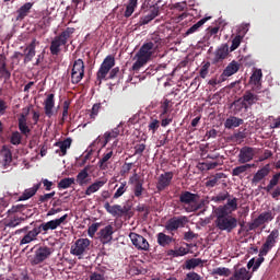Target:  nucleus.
<instances>
[{
	"label": "nucleus",
	"instance_id": "f257e3e1",
	"mask_svg": "<svg viewBox=\"0 0 280 280\" xmlns=\"http://www.w3.org/2000/svg\"><path fill=\"white\" fill-rule=\"evenodd\" d=\"M214 225L219 231L233 233L237 229V218L226 212V210H214Z\"/></svg>",
	"mask_w": 280,
	"mask_h": 280
},
{
	"label": "nucleus",
	"instance_id": "f03ea898",
	"mask_svg": "<svg viewBox=\"0 0 280 280\" xmlns=\"http://www.w3.org/2000/svg\"><path fill=\"white\" fill-rule=\"evenodd\" d=\"M115 67V57L108 55L102 62L98 71L96 72V78L100 82L102 80H115L119 75V67Z\"/></svg>",
	"mask_w": 280,
	"mask_h": 280
},
{
	"label": "nucleus",
	"instance_id": "7ed1b4c3",
	"mask_svg": "<svg viewBox=\"0 0 280 280\" xmlns=\"http://www.w3.org/2000/svg\"><path fill=\"white\" fill-rule=\"evenodd\" d=\"M200 196L189 190L182 191L179 195V202L184 206L187 213H194L202 209V205L199 202Z\"/></svg>",
	"mask_w": 280,
	"mask_h": 280
},
{
	"label": "nucleus",
	"instance_id": "20e7f679",
	"mask_svg": "<svg viewBox=\"0 0 280 280\" xmlns=\"http://www.w3.org/2000/svg\"><path fill=\"white\" fill-rule=\"evenodd\" d=\"M74 32L75 28L67 27L59 35L52 38L49 47L51 56H58L60 54V47H63L65 45H67V43H69V38H71V35Z\"/></svg>",
	"mask_w": 280,
	"mask_h": 280
},
{
	"label": "nucleus",
	"instance_id": "39448f33",
	"mask_svg": "<svg viewBox=\"0 0 280 280\" xmlns=\"http://www.w3.org/2000/svg\"><path fill=\"white\" fill-rule=\"evenodd\" d=\"M161 45V38H155L154 42H148L144 43L136 56L147 60L150 62V59L152 58V54L159 49V46Z\"/></svg>",
	"mask_w": 280,
	"mask_h": 280
},
{
	"label": "nucleus",
	"instance_id": "423d86ee",
	"mask_svg": "<svg viewBox=\"0 0 280 280\" xmlns=\"http://www.w3.org/2000/svg\"><path fill=\"white\" fill-rule=\"evenodd\" d=\"M52 253L54 248L48 246H40L35 250L34 257L31 260L32 266H38L39 264H43V261L51 257Z\"/></svg>",
	"mask_w": 280,
	"mask_h": 280
},
{
	"label": "nucleus",
	"instance_id": "0eeeda50",
	"mask_svg": "<svg viewBox=\"0 0 280 280\" xmlns=\"http://www.w3.org/2000/svg\"><path fill=\"white\" fill-rule=\"evenodd\" d=\"M84 78V61L77 59L73 62L71 70V82L72 84H80Z\"/></svg>",
	"mask_w": 280,
	"mask_h": 280
},
{
	"label": "nucleus",
	"instance_id": "6e6552de",
	"mask_svg": "<svg viewBox=\"0 0 280 280\" xmlns=\"http://www.w3.org/2000/svg\"><path fill=\"white\" fill-rule=\"evenodd\" d=\"M187 222H189V220L186 215L173 217L166 221L165 231H168V233H174V231L185 228Z\"/></svg>",
	"mask_w": 280,
	"mask_h": 280
},
{
	"label": "nucleus",
	"instance_id": "1a4fd4ad",
	"mask_svg": "<svg viewBox=\"0 0 280 280\" xmlns=\"http://www.w3.org/2000/svg\"><path fill=\"white\" fill-rule=\"evenodd\" d=\"M277 240H279V230L273 229L267 236L266 242L262 244L260 248V255H268V253L275 248Z\"/></svg>",
	"mask_w": 280,
	"mask_h": 280
},
{
	"label": "nucleus",
	"instance_id": "9d476101",
	"mask_svg": "<svg viewBox=\"0 0 280 280\" xmlns=\"http://www.w3.org/2000/svg\"><path fill=\"white\" fill-rule=\"evenodd\" d=\"M90 246H91V240L78 238L75 243L71 246L70 253L75 257H80L81 255H83L85 252L89 250Z\"/></svg>",
	"mask_w": 280,
	"mask_h": 280
},
{
	"label": "nucleus",
	"instance_id": "9b49d317",
	"mask_svg": "<svg viewBox=\"0 0 280 280\" xmlns=\"http://www.w3.org/2000/svg\"><path fill=\"white\" fill-rule=\"evenodd\" d=\"M69 218V214H63L59 219L50 220L48 222L42 223L40 225L37 226V230H39V233L44 232L47 233V231H56L60 224L65 223V221Z\"/></svg>",
	"mask_w": 280,
	"mask_h": 280
},
{
	"label": "nucleus",
	"instance_id": "f8f14e48",
	"mask_svg": "<svg viewBox=\"0 0 280 280\" xmlns=\"http://www.w3.org/2000/svg\"><path fill=\"white\" fill-rule=\"evenodd\" d=\"M275 220V213L272 211H265L258 215L252 223H249V231H255V229H259L262 224L267 222H272Z\"/></svg>",
	"mask_w": 280,
	"mask_h": 280
},
{
	"label": "nucleus",
	"instance_id": "ddd939ff",
	"mask_svg": "<svg viewBox=\"0 0 280 280\" xmlns=\"http://www.w3.org/2000/svg\"><path fill=\"white\" fill-rule=\"evenodd\" d=\"M129 238L131 241V244H133L135 248H137V250H150V243L148 242V240H145V237L141 236V234L131 232L129 234Z\"/></svg>",
	"mask_w": 280,
	"mask_h": 280
},
{
	"label": "nucleus",
	"instance_id": "4468645a",
	"mask_svg": "<svg viewBox=\"0 0 280 280\" xmlns=\"http://www.w3.org/2000/svg\"><path fill=\"white\" fill-rule=\"evenodd\" d=\"M173 179H174L173 172H165L164 174H161L156 183L158 191H165V189H167V187L172 185Z\"/></svg>",
	"mask_w": 280,
	"mask_h": 280
},
{
	"label": "nucleus",
	"instance_id": "2eb2a0df",
	"mask_svg": "<svg viewBox=\"0 0 280 280\" xmlns=\"http://www.w3.org/2000/svg\"><path fill=\"white\" fill-rule=\"evenodd\" d=\"M253 159H255V149L250 147H243L240 150L238 163L244 165L245 163H250Z\"/></svg>",
	"mask_w": 280,
	"mask_h": 280
},
{
	"label": "nucleus",
	"instance_id": "dca6fc26",
	"mask_svg": "<svg viewBox=\"0 0 280 280\" xmlns=\"http://www.w3.org/2000/svg\"><path fill=\"white\" fill-rule=\"evenodd\" d=\"M240 71V62L233 60L231 61L221 74V82H226V78H231V75H235Z\"/></svg>",
	"mask_w": 280,
	"mask_h": 280
},
{
	"label": "nucleus",
	"instance_id": "f3484780",
	"mask_svg": "<svg viewBox=\"0 0 280 280\" xmlns=\"http://www.w3.org/2000/svg\"><path fill=\"white\" fill-rule=\"evenodd\" d=\"M113 233H115V228L108 224L98 232V237L102 244H110L113 242Z\"/></svg>",
	"mask_w": 280,
	"mask_h": 280
},
{
	"label": "nucleus",
	"instance_id": "a211bd4d",
	"mask_svg": "<svg viewBox=\"0 0 280 280\" xmlns=\"http://www.w3.org/2000/svg\"><path fill=\"white\" fill-rule=\"evenodd\" d=\"M159 16V7L151 5L147 15L140 18L139 25H148L151 21H154Z\"/></svg>",
	"mask_w": 280,
	"mask_h": 280
},
{
	"label": "nucleus",
	"instance_id": "6ab92c4d",
	"mask_svg": "<svg viewBox=\"0 0 280 280\" xmlns=\"http://www.w3.org/2000/svg\"><path fill=\"white\" fill-rule=\"evenodd\" d=\"M24 56V65H27V62H32L34 59V56H36V39H33L24 49L23 52Z\"/></svg>",
	"mask_w": 280,
	"mask_h": 280
},
{
	"label": "nucleus",
	"instance_id": "aec40b11",
	"mask_svg": "<svg viewBox=\"0 0 280 280\" xmlns=\"http://www.w3.org/2000/svg\"><path fill=\"white\" fill-rule=\"evenodd\" d=\"M56 106V100L54 94H48L44 101V110L46 117H54V107Z\"/></svg>",
	"mask_w": 280,
	"mask_h": 280
},
{
	"label": "nucleus",
	"instance_id": "412c9836",
	"mask_svg": "<svg viewBox=\"0 0 280 280\" xmlns=\"http://www.w3.org/2000/svg\"><path fill=\"white\" fill-rule=\"evenodd\" d=\"M38 235H40V230L37 226H35L21 238L20 246H23L25 244H32V242H36Z\"/></svg>",
	"mask_w": 280,
	"mask_h": 280
},
{
	"label": "nucleus",
	"instance_id": "4be33fe9",
	"mask_svg": "<svg viewBox=\"0 0 280 280\" xmlns=\"http://www.w3.org/2000/svg\"><path fill=\"white\" fill-rule=\"evenodd\" d=\"M104 209L107 211V213H110V215H124L128 213V209L126 207H121L120 205H114L110 206L109 202H105Z\"/></svg>",
	"mask_w": 280,
	"mask_h": 280
},
{
	"label": "nucleus",
	"instance_id": "5701e85b",
	"mask_svg": "<svg viewBox=\"0 0 280 280\" xmlns=\"http://www.w3.org/2000/svg\"><path fill=\"white\" fill-rule=\"evenodd\" d=\"M71 143H73V140L71 138H66L63 141H57L54 145L55 148H59V150L56 151L59 156H67V150L71 148Z\"/></svg>",
	"mask_w": 280,
	"mask_h": 280
},
{
	"label": "nucleus",
	"instance_id": "b1692460",
	"mask_svg": "<svg viewBox=\"0 0 280 280\" xmlns=\"http://www.w3.org/2000/svg\"><path fill=\"white\" fill-rule=\"evenodd\" d=\"M91 170V166H85L83 170H81L78 175L77 178L74 179V183H77V185H80V187H84V185H89V171Z\"/></svg>",
	"mask_w": 280,
	"mask_h": 280
},
{
	"label": "nucleus",
	"instance_id": "393cba45",
	"mask_svg": "<svg viewBox=\"0 0 280 280\" xmlns=\"http://www.w3.org/2000/svg\"><path fill=\"white\" fill-rule=\"evenodd\" d=\"M258 101H259V96L247 91L243 95L242 106L243 108L248 109L250 108V106H253V104H257Z\"/></svg>",
	"mask_w": 280,
	"mask_h": 280
},
{
	"label": "nucleus",
	"instance_id": "a878e982",
	"mask_svg": "<svg viewBox=\"0 0 280 280\" xmlns=\"http://www.w3.org/2000/svg\"><path fill=\"white\" fill-rule=\"evenodd\" d=\"M249 279H253V275H250V272L243 267V268L235 269L234 273L232 275V277H230L229 280H249Z\"/></svg>",
	"mask_w": 280,
	"mask_h": 280
},
{
	"label": "nucleus",
	"instance_id": "bb28decb",
	"mask_svg": "<svg viewBox=\"0 0 280 280\" xmlns=\"http://www.w3.org/2000/svg\"><path fill=\"white\" fill-rule=\"evenodd\" d=\"M217 211L225 210V213H233V211H237V198L228 199V202L224 206H219Z\"/></svg>",
	"mask_w": 280,
	"mask_h": 280
},
{
	"label": "nucleus",
	"instance_id": "cd10ccee",
	"mask_svg": "<svg viewBox=\"0 0 280 280\" xmlns=\"http://www.w3.org/2000/svg\"><path fill=\"white\" fill-rule=\"evenodd\" d=\"M113 148H108L106 152L103 154L102 159L98 161L97 165L100 170L106 171L108 170V161L113 159Z\"/></svg>",
	"mask_w": 280,
	"mask_h": 280
},
{
	"label": "nucleus",
	"instance_id": "c85d7f7f",
	"mask_svg": "<svg viewBox=\"0 0 280 280\" xmlns=\"http://www.w3.org/2000/svg\"><path fill=\"white\" fill-rule=\"evenodd\" d=\"M173 107H174V102H172V100L164 97L160 103V109H161L160 119H163V117L167 115V113H170Z\"/></svg>",
	"mask_w": 280,
	"mask_h": 280
},
{
	"label": "nucleus",
	"instance_id": "c756f323",
	"mask_svg": "<svg viewBox=\"0 0 280 280\" xmlns=\"http://www.w3.org/2000/svg\"><path fill=\"white\" fill-rule=\"evenodd\" d=\"M243 124L244 119L237 118L235 116H230L224 122V128H226L228 130H233V128H240V126H242Z\"/></svg>",
	"mask_w": 280,
	"mask_h": 280
},
{
	"label": "nucleus",
	"instance_id": "7c9ffc66",
	"mask_svg": "<svg viewBox=\"0 0 280 280\" xmlns=\"http://www.w3.org/2000/svg\"><path fill=\"white\" fill-rule=\"evenodd\" d=\"M120 130H119V125L117 127H115L114 129H112L110 131H106L104 133V143H103V148H106V145H108V143H110V141H113V139H117V137L120 135Z\"/></svg>",
	"mask_w": 280,
	"mask_h": 280
},
{
	"label": "nucleus",
	"instance_id": "2f4dec72",
	"mask_svg": "<svg viewBox=\"0 0 280 280\" xmlns=\"http://www.w3.org/2000/svg\"><path fill=\"white\" fill-rule=\"evenodd\" d=\"M270 174V168L268 166H264L262 168L258 170L256 174L252 178V183L257 185V183H261L266 176Z\"/></svg>",
	"mask_w": 280,
	"mask_h": 280
},
{
	"label": "nucleus",
	"instance_id": "473e14b6",
	"mask_svg": "<svg viewBox=\"0 0 280 280\" xmlns=\"http://www.w3.org/2000/svg\"><path fill=\"white\" fill-rule=\"evenodd\" d=\"M226 56H229V47L221 46L214 52L213 62L214 63L222 62V60H225Z\"/></svg>",
	"mask_w": 280,
	"mask_h": 280
},
{
	"label": "nucleus",
	"instance_id": "72a5a7b5",
	"mask_svg": "<svg viewBox=\"0 0 280 280\" xmlns=\"http://www.w3.org/2000/svg\"><path fill=\"white\" fill-rule=\"evenodd\" d=\"M156 240H158L159 246H163V248H165V246H170V244L174 242V237L163 232L158 233Z\"/></svg>",
	"mask_w": 280,
	"mask_h": 280
},
{
	"label": "nucleus",
	"instance_id": "f704fd0d",
	"mask_svg": "<svg viewBox=\"0 0 280 280\" xmlns=\"http://www.w3.org/2000/svg\"><path fill=\"white\" fill-rule=\"evenodd\" d=\"M40 189V183L35 184L32 188L25 189L19 200H30L33 196H36V191Z\"/></svg>",
	"mask_w": 280,
	"mask_h": 280
},
{
	"label": "nucleus",
	"instance_id": "c9c22d12",
	"mask_svg": "<svg viewBox=\"0 0 280 280\" xmlns=\"http://www.w3.org/2000/svg\"><path fill=\"white\" fill-rule=\"evenodd\" d=\"M207 21H211V16H207V18H203V19L199 20L196 24H194L192 26H190L186 31L185 36H189L191 34H196V32L198 30H200V27H202V25H205V23H207Z\"/></svg>",
	"mask_w": 280,
	"mask_h": 280
},
{
	"label": "nucleus",
	"instance_id": "e433bc0d",
	"mask_svg": "<svg viewBox=\"0 0 280 280\" xmlns=\"http://www.w3.org/2000/svg\"><path fill=\"white\" fill-rule=\"evenodd\" d=\"M34 4L32 2L24 3L19 10H18V21H23L27 14H30V11L32 10V7Z\"/></svg>",
	"mask_w": 280,
	"mask_h": 280
},
{
	"label": "nucleus",
	"instance_id": "4c0bfd02",
	"mask_svg": "<svg viewBox=\"0 0 280 280\" xmlns=\"http://www.w3.org/2000/svg\"><path fill=\"white\" fill-rule=\"evenodd\" d=\"M106 185V182L104 180H96L92 185H90L85 190V196H91L92 194H95L96 191H100L102 189V186Z\"/></svg>",
	"mask_w": 280,
	"mask_h": 280
},
{
	"label": "nucleus",
	"instance_id": "58836bf2",
	"mask_svg": "<svg viewBox=\"0 0 280 280\" xmlns=\"http://www.w3.org/2000/svg\"><path fill=\"white\" fill-rule=\"evenodd\" d=\"M139 0H129L124 16L126 19H130V16H132V14H135V10H137V5H138Z\"/></svg>",
	"mask_w": 280,
	"mask_h": 280
},
{
	"label": "nucleus",
	"instance_id": "ea45409f",
	"mask_svg": "<svg viewBox=\"0 0 280 280\" xmlns=\"http://www.w3.org/2000/svg\"><path fill=\"white\" fill-rule=\"evenodd\" d=\"M261 78H264L261 70H255L250 77L249 82L259 89V86H261Z\"/></svg>",
	"mask_w": 280,
	"mask_h": 280
},
{
	"label": "nucleus",
	"instance_id": "a19ab883",
	"mask_svg": "<svg viewBox=\"0 0 280 280\" xmlns=\"http://www.w3.org/2000/svg\"><path fill=\"white\" fill-rule=\"evenodd\" d=\"M252 167H255V164H244L241 166H236L232 170V176H242L245 172H248Z\"/></svg>",
	"mask_w": 280,
	"mask_h": 280
},
{
	"label": "nucleus",
	"instance_id": "79ce46f5",
	"mask_svg": "<svg viewBox=\"0 0 280 280\" xmlns=\"http://www.w3.org/2000/svg\"><path fill=\"white\" fill-rule=\"evenodd\" d=\"M135 176L137 177V174ZM133 194L136 198L143 196V180H140L139 177L135 178Z\"/></svg>",
	"mask_w": 280,
	"mask_h": 280
},
{
	"label": "nucleus",
	"instance_id": "37998d69",
	"mask_svg": "<svg viewBox=\"0 0 280 280\" xmlns=\"http://www.w3.org/2000/svg\"><path fill=\"white\" fill-rule=\"evenodd\" d=\"M222 178H224V173H217L215 175L210 176L206 182V187H215Z\"/></svg>",
	"mask_w": 280,
	"mask_h": 280
},
{
	"label": "nucleus",
	"instance_id": "c03bdc74",
	"mask_svg": "<svg viewBox=\"0 0 280 280\" xmlns=\"http://www.w3.org/2000/svg\"><path fill=\"white\" fill-rule=\"evenodd\" d=\"M279 180H280V173H276L270 179L269 184L262 189L267 191V194H270V191H272V189H275V187L279 185Z\"/></svg>",
	"mask_w": 280,
	"mask_h": 280
},
{
	"label": "nucleus",
	"instance_id": "a18cd8bd",
	"mask_svg": "<svg viewBox=\"0 0 280 280\" xmlns=\"http://www.w3.org/2000/svg\"><path fill=\"white\" fill-rule=\"evenodd\" d=\"M202 264V259L200 258H190L185 261V268L186 270H194L195 268H198Z\"/></svg>",
	"mask_w": 280,
	"mask_h": 280
},
{
	"label": "nucleus",
	"instance_id": "49530a36",
	"mask_svg": "<svg viewBox=\"0 0 280 280\" xmlns=\"http://www.w3.org/2000/svg\"><path fill=\"white\" fill-rule=\"evenodd\" d=\"M71 185H75V178L66 177V178H62L58 183V189H69V187H71Z\"/></svg>",
	"mask_w": 280,
	"mask_h": 280
},
{
	"label": "nucleus",
	"instance_id": "de8ad7c7",
	"mask_svg": "<svg viewBox=\"0 0 280 280\" xmlns=\"http://www.w3.org/2000/svg\"><path fill=\"white\" fill-rule=\"evenodd\" d=\"M189 253L187 248L185 247H179L178 249H168L167 255L168 257H185Z\"/></svg>",
	"mask_w": 280,
	"mask_h": 280
},
{
	"label": "nucleus",
	"instance_id": "09e8293b",
	"mask_svg": "<svg viewBox=\"0 0 280 280\" xmlns=\"http://www.w3.org/2000/svg\"><path fill=\"white\" fill-rule=\"evenodd\" d=\"M137 60L136 62L132 65V71H135L136 73L140 71V69L142 67H145V65H148V60L143 59L142 57L136 56Z\"/></svg>",
	"mask_w": 280,
	"mask_h": 280
},
{
	"label": "nucleus",
	"instance_id": "8fccbe9b",
	"mask_svg": "<svg viewBox=\"0 0 280 280\" xmlns=\"http://www.w3.org/2000/svg\"><path fill=\"white\" fill-rule=\"evenodd\" d=\"M159 128H161V121L156 118H151L148 125V130L151 131L152 135H155Z\"/></svg>",
	"mask_w": 280,
	"mask_h": 280
},
{
	"label": "nucleus",
	"instance_id": "3c124183",
	"mask_svg": "<svg viewBox=\"0 0 280 280\" xmlns=\"http://www.w3.org/2000/svg\"><path fill=\"white\" fill-rule=\"evenodd\" d=\"M18 121H19V130L22 132V135H30V132H32V130L27 126V120L22 118V119H18Z\"/></svg>",
	"mask_w": 280,
	"mask_h": 280
},
{
	"label": "nucleus",
	"instance_id": "603ef678",
	"mask_svg": "<svg viewBox=\"0 0 280 280\" xmlns=\"http://www.w3.org/2000/svg\"><path fill=\"white\" fill-rule=\"evenodd\" d=\"M213 275H218L219 277H231V269L225 267H219L213 269Z\"/></svg>",
	"mask_w": 280,
	"mask_h": 280
},
{
	"label": "nucleus",
	"instance_id": "864d4df0",
	"mask_svg": "<svg viewBox=\"0 0 280 280\" xmlns=\"http://www.w3.org/2000/svg\"><path fill=\"white\" fill-rule=\"evenodd\" d=\"M100 110H102V103H95L90 110V118L96 119L100 115Z\"/></svg>",
	"mask_w": 280,
	"mask_h": 280
},
{
	"label": "nucleus",
	"instance_id": "5fc2aeb1",
	"mask_svg": "<svg viewBox=\"0 0 280 280\" xmlns=\"http://www.w3.org/2000/svg\"><path fill=\"white\" fill-rule=\"evenodd\" d=\"M128 191V184L126 182L120 183L119 187L117 188L116 192L114 194V198H121V195Z\"/></svg>",
	"mask_w": 280,
	"mask_h": 280
},
{
	"label": "nucleus",
	"instance_id": "6e6d98bb",
	"mask_svg": "<svg viewBox=\"0 0 280 280\" xmlns=\"http://www.w3.org/2000/svg\"><path fill=\"white\" fill-rule=\"evenodd\" d=\"M22 139L23 137L21 136V133L19 131H14L11 135L10 143H12V145H21Z\"/></svg>",
	"mask_w": 280,
	"mask_h": 280
},
{
	"label": "nucleus",
	"instance_id": "4d7b16f0",
	"mask_svg": "<svg viewBox=\"0 0 280 280\" xmlns=\"http://www.w3.org/2000/svg\"><path fill=\"white\" fill-rule=\"evenodd\" d=\"M25 209H27V206L15 205V206H12V208L8 210V213L10 215H12V213H23V211H25Z\"/></svg>",
	"mask_w": 280,
	"mask_h": 280
},
{
	"label": "nucleus",
	"instance_id": "13d9d810",
	"mask_svg": "<svg viewBox=\"0 0 280 280\" xmlns=\"http://www.w3.org/2000/svg\"><path fill=\"white\" fill-rule=\"evenodd\" d=\"M231 198V195L229 192H220L215 197L212 198L214 202H224V200H229Z\"/></svg>",
	"mask_w": 280,
	"mask_h": 280
},
{
	"label": "nucleus",
	"instance_id": "bf43d9fd",
	"mask_svg": "<svg viewBox=\"0 0 280 280\" xmlns=\"http://www.w3.org/2000/svg\"><path fill=\"white\" fill-rule=\"evenodd\" d=\"M242 36L237 35L232 39V45L230 47L231 51H235V49H237V47H240V45H242Z\"/></svg>",
	"mask_w": 280,
	"mask_h": 280
},
{
	"label": "nucleus",
	"instance_id": "052dcab7",
	"mask_svg": "<svg viewBox=\"0 0 280 280\" xmlns=\"http://www.w3.org/2000/svg\"><path fill=\"white\" fill-rule=\"evenodd\" d=\"M100 226H101L100 223H93L92 225H90L88 229L89 237H95V234L97 233V230L100 229Z\"/></svg>",
	"mask_w": 280,
	"mask_h": 280
},
{
	"label": "nucleus",
	"instance_id": "680f3d73",
	"mask_svg": "<svg viewBox=\"0 0 280 280\" xmlns=\"http://www.w3.org/2000/svg\"><path fill=\"white\" fill-rule=\"evenodd\" d=\"M209 67H211V63L210 62H206L200 71H199V75L200 78H202V80H205V78H207V75H209Z\"/></svg>",
	"mask_w": 280,
	"mask_h": 280
},
{
	"label": "nucleus",
	"instance_id": "e2e57ef3",
	"mask_svg": "<svg viewBox=\"0 0 280 280\" xmlns=\"http://www.w3.org/2000/svg\"><path fill=\"white\" fill-rule=\"evenodd\" d=\"M132 165L133 163H125L121 166L120 176H128V174H130V170H132Z\"/></svg>",
	"mask_w": 280,
	"mask_h": 280
},
{
	"label": "nucleus",
	"instance_id": "0e129e2a",
	"mask_svg": "<svg viewBox=\"0 0 280 280\" xmlns=\"http://www.w3.org/2000/svg\"><path fill=\"white\" fill-rule=\"evenodd\" d=\"M90 280H106V275L104 273V271H94L91 273Z\"/></svg>",
	"mask_w": 280,
	"mask_h": 280
},
{
	"label": "nucleus",
	"instance_id": "69168bd1",
	"mask_svg": "<svg viewBox=\"0 0 280 280\" xmlns=\"http://www.w3.org/2000/svg\"><path fill=\"white\" fill-rule=\"evenodd\" d=\"M19 224H21V221L19 219V214H15L13 218L10 219L8 226H10L11 229H14L19 226Z\"/></svg>",
	"mask_w": 280,
	"mask_h": 280
},
{
	"label": "nucleus",
	"instance_id": "338daca9",
	"mask_svg": "<svg viewBox=\"0 0 280 280\" xmlns=\"http://www.w3.org/2000/svg\"><path fill=\"white\" fill-rule=\"evenodd\" d=\"M143 152H145V144L140 143L135 145V155L139 154V156H143Z\"/></svg>",
	"mask_w": 280,
	"mask_h": 280
},
{
	"label": "nucleus",
	"instance_id": "774afa93",
	"mask_svg": "<svg viewBox=\"0 0 280 280\" xmlns=\"http://www.w3.org/2000/svg\"><path fill=\"white\" fill-rule=\"evenodd\" d=\"M184 280H202V277L195 271L188 272Z\"/></svg>",
	"mask_w": 280,
	"mask_h": 280
}]
</instances>
